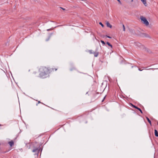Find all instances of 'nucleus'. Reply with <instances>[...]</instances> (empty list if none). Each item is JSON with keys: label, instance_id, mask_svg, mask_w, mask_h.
<instances>
[{"label": "nucleus", "instance_id": "nucleus-1", "mask_svg": "<svg viewBox=\"0 0 158 158\" xmlns=\"http://www.w3.org/2000/svg\"><path fill=\"white\" fill-rule=\"evenodd\" d=\"M54 69L56 71L57 69L52 68L49 69L48 68L45 67H41L39 69L40 77L42 78H46L48 76L50 71H53Z\"/></svg>", "mask_w": 158, "mask_h": 158}, {"label": "nucleus", "instance_id": "nucleus-2", "mask_svg": "<svg viewBox=\"0 0 158 158\" xmlns=\"http://www.w3.org/2000/svg\"><path fill=\"white\" fill-rule=\"evenodd\" d=\"M140 19L141 21L143 22V23L145 24L146 26H148L149 25V22L143 16H141L140 17Z\"/></svg>", "mask_w": 158, "mask_h": 158}, {"label": "nucleus", "instance_id": "nucleus-3", "mask_svg": "<svg viewBox=\"0 0 158 158\" xmlns=\"http://www.w3.org/2000/svg\"><path fill=\"white\" fill-rule=\"evenodd\" d=\"M40 149L38 148H35L32 150L33 152L35 153V155H38Z\"/></svg>", "mask_w": 158, "mask_h": 158}, {"label": "nucleus", "instance_id": "nucleus-4", "mask_svg": "<svg viewBox=\"0 0 158 158\" xmlns=\"http://www.w3.org/2000/svg\"><path fill=\"white\" fill-rule=\"evenodd\" d=\"M132 105V106L133 107H134V108L138 110L139 111H140V112L142 113V114L143 113V112L139 108V107H137V106H135V105H134L133 104H131Z\"/></svg>", "mask_w": 158, "mask_h": 158}, {"label": "nucleus", "instance_id": "nucleus-5", "mask_svg": "<svg viewBox=\"0 0 158 158\" xmlns=\"http://www.w3.org/2000/svg\"><path fill=\"white\" fill-rule=\"evenodd\" d=\"M135 45L138 47L141 48L142 46H143L140 43L138 42H135Z\"/></svg>", "mask_w": 158, "mask_h": 158}, {"label": "nucleus", "instance_id": "nucleus-6", "mask_svg": "<svg viewBox=\"0 0 158 158\" xmlns=\"http://www.w3.org/2000/svg\"><path fill=\"white\" fill-rule=\"evenodd\" d=\"M106 23L107 27L110 28H111L112 27V25L109 23L108 21H106Z\"/></svg>", "mask_w": 158, "mask_h": 158}, {"label": "nucleus", "instance_id": "nucleus-7", "mask_svg": "<svg viewBox=\"0 0 158 158\" xmlns=\"http://www.w3.org/2000/svg\"><path fill=\"white\" fill-rule=\"evenodd\" d=\"M8 144L10 145V147H12L14 144V143L13 140L8 142Z\"/></svg>", "mask_w": 158, "mask_h": 158}, {"label": "nucleus", "instance_id": "nucleus-8", "mask_svg": "<svg viewBox=\"0 0 158 158\" xmlns=\"http://www.w3.org/2000/svg\"><path fill=\"white\" fill-rule=\"evenodd\" d=\"M93 54H94V57H97L98 56L99 54V52H97L96 51L95 52H94Z\"/></svg>", "mask_w": 158, "mask_h": 158}, {"label": "nucleus", "instance_id": "nucleus-9", "mask_svg": "<svg viewBox=\"0 0 158 158\" xmlns=\"http://www.w3.org/2000/svg\"><path fill=\"white\" fill-rule=\"evenodd\" d=\"M155 135L156 137H158V132L155 129Z\"/></svg>", "mask_w": 158, "mask_h": 158}, {"label": "nucleus", "instance_id": "nucleus-10", "mask_svg": "<svg viewBox=\"0 0 158 158\" xmlns=\"http://www.w3.org/2000/svg\"><path fill=\"white\" fill-rule=\"evenodd\" d=\"M146 118L147 119V120L148 122H149V123H150V124L151 125V120L149 119L148 118V117H146Z\"/></svg>", "mask_w": 158, "mask_h": 158}, {"label": "nucleus", "instance_id": "nucleus-11", "mask_svg": "<svg viewBox=\"0 0 158 158\" xmlns=\"http://www.w3.org/2000/svg\"><path fill=\"white\" fill-rule=\"evenodd\" d=\"M106 44L108 46H110L112 48V45L109 42H107L106 43Z\"/></svg>", "mask_w": 158, "mask_h": 158}, {"label": "nucleus", "instance_id": "nucleus-12", "mask_svg": "<svg viewBox=\"0 0 158 158\" xmlns=\"http://www.w3.org/2000/svg\"><path fill=\"white\" fill-rule=\"evenodd\" d=\"M143 4L145 5L146 4V0H141Z\"/></svg>", "mask_w": 158, "mask_h": 158}, {"label": "nucleus", "instance_id": "nucleus-13", "mask_svg": "<svg viewBox=\"0 0 158 158\" xmlns=\"http://www.w3.org/2000/svg\"><path fill=\"white\" fill-rule=\"evenodd\" d=\"M88 52L90 54H93L94 53V52H93L92 50H89L88 51Z\"/></svg>", "mask_w": 158, "mask_h": 158}, {"label": "nucleus", "instance_id": "nucleus-14", "mask_svg": "<svg viewBox=\"0 0 158 158\" xmlns=\"http://www.w3.org/2000/svg\"><path fill=\"white\" fill-rule=\"evenodd\" d=\"M76 69V68L74 67H73L70 69V70L71 71H72L73 70H75Z\"/></svg>", "mask_w": 158, "mask_h": 158}, {"label": "nucleus", "instance_id": "nucleus-15", "mask_svg": "<svg viewBox=\"0 0 158 158\" xmlns=\"http://www.w3.org/2000/svg\"><path fill=\"white\" fill-rule=\"evenodd\" d=\"M101 42L103 45H104L105 44V43L104 41L101 40Z\"/></svg>", "mask_w": 158, "mask_h": 158}, {"label": "nucleus", "instance_id": "nucleus-16", "mask_svg": "<svg viewBox=\"0 0 158 158\" xmlns=\"http://www.w3.org/2000/svg\"><path fill=\"white\" fill-rule=\"evenodd\" d=\"M143 34L144 35V36L145 37H148V35L146 33H143Z\"/></svg>", "mask_w": 158, "mask_h": 158}, {"label": "nucleus", "instance_id": "nucleus-17", "mask_svg": "<svg viewBox=\"0 0 158 158\" xmlns=\"http://www.w3.org/2000/svg\"><path fill=\"white\" fill-rule=\"evenodd\" d=\"M123 31H125V27L123 24Z\"/></svg>", "mask_w": 158, "mask_h": 158}, {"label": "nucleus", "instance_id": "nucleus-18", "mask_svg": "<svg viewBox=\"0 0 158 158\" xmlns=\"http://www.w3.org/2000/svg\"><path fill=\"white\" fill-rule=\"evenodd\" d=\"M99 24L101 25L102 27H104V25L102 24L101 22H100Z\"/></svg>", "mask_w": 158, "mask_h": 158}, {"label": "nucleus", "instance_id": "nucleus-19", "mask_svg": "<svg viewBox=\"0 0 158 158\" xmlns=\"http://www.w3.org/2000/svg\"><path fill=\"white\" fill-rule=\"evenodd\" d=\"M105 36L107 38H111V37H110V36H108V35H106Z\"/></svg>", "mask_w": 158, "mask_h": 158}, {"label": "nucleus", "instance_id": "nucleus-20", "mask_svg": "<svg viewBox=\"0 0 158 158\" xmlns=\"http://www.w3.org/2000/svg\"><path fill=\"white\" fill-rule=\"evenodd\" d=\"M42 103L40 101H38V103L36 104V106H37L38 105V104H39V103Z\"/></svg>", "mask_w": 158, "mask_h": 158}, {"label": "nucleus", "instance_id": "nucleus-21", "mask_svg": "<svg viewBox=\"0 0 158 158\" xmlns=\"http://www.w3.org/2000/svg\"><path fill=\"white\" fill-rule=\"evenodd\" d=\"M117 0L118 1V2H119V3H120V4H121V2L120 0Z\"/></svg>", "mask_w": 158, "mask_h": 158}, {"label": "nucleus", "instance_id": "nucleus-22", "mask_svg": "<svg viewBox=\"0 0 158 158\" xmlns=\"http://www.w3.org/2000/svg\"><path fill=\"white\" fill-rule=\"evenodd\" d=\"M61 9H62L63 10H65V9L63 8H62V7H60Z\"/></svg>", "mask_w": 158, "mask_h": 158}, {"label": "nucleus", "instance_id": "nucleus-23", "mask_svg": "<svg viewBox=\"0 0 158 158\" xmlns=\"http://www.w3.org/2000/svg\"><path fill=\"white\" fill-rule=\"evenodd\" d=\"M139 71H142V70H142V69H140V68L139 69Z\"/></svg>", "mask_w": 158, "mask_h": 158}, {"label": "nucleus", "instance_id": "nucleus-24", "mask_svg": "<svg viewBox=\"0 0 158 158\" xmlns=\"http://www.w3.org/2000/svg\"><path fill=\"white\" fill-rule=\"evenodd\" d=\"M52 30V29H47V31H50V30Z\"/></svg>", "mask_w": 158, "mask_h": 158}, {"label": "nucleus", "instance_id": "nucleus-25", "mask_svg": "<svg viewBox=\"0 0 158 158\" xmlns=\"http://www.w3.org/2000/svg\"><path fill=\"white\" fill-rule=\"evenodd\" d=\"M49 38H50V37H49L48 39H47V40H46V41H48V40H49Z\"/></svg>", "mask_w": 158, "mask_h": 158}, {"label": "nucleus", "instance_id": "nucleus-26", "mask_svg": "<svg viewBox=\"0 0 158 158\" xmlns=\"http://www.w3.org/2000/svg\"><path fill=\"white\" fill-rule=\"evenodd\" d=\"M146 69L147 70H149V69Z\"/></svg>", "mask_w": 158, "mask_h": 158}, {"label": "nucleus", "instance_id": "nucleus-27", "mask_svg": "<svg viewBox=\"0 0 158 158\" xmlns=\"http://www.w3.org/2000/svg\"><path fill=\"white\" fill-rule=\"evenodd\" d=\"M62 25H59V26H58V27H60V26H61Z\"/></svg>", "mask_w": 158, "mask_h": 158}, {"label": "nucleus", "instance_id": "nucleus-28", "mask_svg": "<svg viewBox=\"0 0 158 158\" xmlns=\"http://www.w3.org/2000/svg\"><path fill=\"white\" fill-rule=\"evenodd\" d=\"M133 0H131V2H133Z\"/></svg>", "mask_w": 158, "mask_h": 158}, {"label": "nucleus", "instance_id": "nucleus-29", "mask_svg": "<svg viewBox=\"0 0 158 158\" xmlns=\"http://www.w3.org/2000/svg\"><path fill=\"white\" fill-rule=\"evenodd\" d=\"M157 124L158 125V123H157Z\"/></svg>", "mask_w": 158, "mask_h": 158}]
</instances>
